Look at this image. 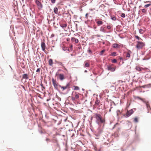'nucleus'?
<instances>
[{
    "instance_id": "1",
    "label": "nucleus",
    "mask_w": 151,
    "mask_h": 151,
    "mask_svg": "<svg viewBox=\"0 0 151 151\" xmlns=\"http://www.w3.org/2000/svg\"><path fill=\"white\" fill-rule=\"evenodd\" d=\"M95 118L96 119V122L98 124L100 125L104 123V119H103L102 117L100 114H96Z\"/></svg>"
},
{
    "instance_id": "2",
    "label": "nucleus",
    "mask_w": 151,
    "mask_h": 151,
    "mask_svg": "<svg viewBox=\"0 0 151 151\" xmlns=\"http://www.w3.org/2000/svg\"><path fill=\"white\" fill-rule=\"evenodd\" d=\"M80 94L76 92H73L72 93V96H71V99L73 101H74L76 100H78L79 98V95Z\"/></svg>"
},
{
    "instance_id": "3",
    "label": "nucleus",
    "mask_w": 151,
    "mask_h": 151,
    "mask_svg": "<svg viewBox=\"0 0 151 151\" xmlns=\"http://www.w3.org/2000/svg\"><path fill=\"white\" fill-rule=\"evenodd\" d=\"M145 46V43L140 41L137 42L136 47L137 49H142Z\"/></svg>"
},
{
    "instance_id": "4",
    "label": "nucleus",
    "mask_w": 151,
    "mask_h": 151,
    "mask_svg": "<svg viewBox=\"0 0 151 151\" xmlns=\"http://www.w3.org/2000/svg\"><path fill=\"white\" fill-rule=\"evenodd\" d=\"M134 112V111L132 109H131L129 111H127L126 113L124 115V117L126 118H127L131 115Z\"/></svg>"
},
{
    "instance_id": "5",
    "label": "nucleus",
    "mask_w": 151,
    "mask_h": 151,
    "mask_svg": "<svg viewBox=\"0 0 151 151\" xmlns=\"http://www.w3.org/2000/svg\"><path fill=\"white\" fill-rule=\"evenodd\" d=\"M53 149L55 151H59L60 149V147L59 144L57 141H56L55 145H54Z\"/></svg>"
},
{
    "instance_id": "6",
    "label": "nucleus",
    "mask_w": 151,
    "mask_h": 151,
    "mask_svg": "<svg viewBox=\"0 0 151 151\" xmlns=\"http://www.w3.org/2000/svg\"><path fill=\"white\" fill-rule=\"evenodd\" d=\"M35 2L38 7V8L39 9H40L42 8V4L40 1L38 0H36Z\"/></svg>"
},
{
    "instance_id": "7",
    "label": "nucleus",
    "mask_w": 151,
    "mask_h": 151,
    "mask_svg": "<svg viewBox=\"0 0 151 151\" xmlns=\"http://www.w3.org/2000/svg\"><path fill=\"white\" fill-rule=\"evenodd\" d=\"M112 65H108L107 68L108 70H110L111 72H114L115 70L116 67H113L112 66Z\"/></svg>"
},
{
    "instance_id": "8",
    "label": "nucleus",
    "mask_w": 151,
    "mask_h": 151,
    "mask_svg": "<svg viewBox=\"0 0 151 151\" xmlns=\"http://www.w3.org/2000/svg\"><path fill=\"white\" fill-rule=\"evenodd\" d=\"M52 82L55 88H57L58 87V83L56 81L54 80V78H52Z\"/></svg>"
},
{
    "instance_id": "9",
    "label": "nucleus",
    "mask_w": 151,
    "mask_h": 151,
    "mask_svg": "<svg viewBox=\"0 0 151 151\" xmlns=\"http://www.w3.org/2000/svg\"><path fill=\"white\" fill-rule=\"evenodd\" d=\"M137 98L138 99H139L145 102V99H141V98H140L139 97H138ZM145 102L146 103V105L147 106V108L148 109L149 108H150V105L148 103V102H147L146 101H145Z\"/></svg>"
},
{
    "instance_id": "10",
    "label": "nucleus",
    "mask_w": 151,
    "mask_h": 151,
    "mask_svg": "<svg viewBox=\"0 0 151 151\" xmlns=\"http://www.w3.org/2000/svg\"><path fill=\"white\" fill-rule=\"evenodd\" d=\"M70 83H68L67 84V85L65 86H61L60 85H59V86L62 89H63L62 91H63L64 90L67 88H69V86H70Z\"/></svg>"
},
{
    "instance_id": "11",
    "label": "nucleus",
    "mask_w": 151,
    "mask_h": 151,
    "mask_svg": "<svg viewBox=\"0 0 151 151\" xmlns=\"http://www.w3.org/2000/svg\"><path fill=\"white\" fill-rule=\"evenodd\" d=\"M41 46L42 50L43 51L45 52V49L46 46L45 43L44 42H42L41 44Z\"/></svg>"
},
{
    "instance_id": "12",
    "label": "nucleus",
    "mask_w": 151,
    "mask_h": 151,
    "mask_svg": "<svg viewBox=\"0 0 151 151\" xmlns=\"http://www.w3.org/2000/svg\"><path fill=\"white\" fill-rule=\"evenodd\" d=\"M135 69L136 70L139 71L140 72H141L142 70H145V68H143L139 66H136L135 67Z\"/></svg>"
},
{
    "instance_id": "13",
    "label": "nucleus",
    "mask_w": 151,
    "mask_h": 151,
    "mask_svg": "<svg viewBox=\"0 0 151 151\" xmlns=\"http://www.w3.org/2000/svg\"><path fill=\"white\" fill-rule=\"evenodd\" d=\"M59 78L61 81L63 80L64 78V75L63 74H60L58 75Z\"/></svg>"
},
{
    "instance_id": "14",
    "label": "nucleus",
    "mask_w": 151,
    "mask_h": 151,
    "mask_svg": "<svg viewBox=\"0 0 151 151\" xmlns=\"http://www.w3.org/2000/svg\"><path fill=\"white\" fill-rule=\"evenodd\" d=\"M120 45L116 43L114 44L113 45V47L114 48H118L120 47Z\"/></svg>"
},
{
    "instance_id": "15",
    "label": "nucleus",
    "mask_w": 151,
    "mask_h": 151,
    "mask_svg": "<svg viewBox=\"0 0 151 151\" xmlns=\"http://www.w3.org/2000/svg\"><path fill=\"white\" fill-rule=\"evenodd\" d=\"M22 78L24 79H25V80L28 79V75L27 74H25L23 75Z\"/></svg>"
},
{
    "instance_id": "16",
    "label": "nucleus",
    "mask_w": 151,
    "mask_h": 151,
    "mask_svg": "<svg viewBox=\"0 0 151 151\" xmlns=\"http://www.w3.org/2000/svg\"><path fill=\"white\" fill-rule=\"evenodd\" d=\"M73 40H74V41L76 43H77L78 42V39H76L74 37H72L71 40L72 42H73Z\"/></svg>"
},
{
    "instance_id": "17",
    "label": "nucleus",
    "mask_w": 151,
    "mask_h": 151,
    "mask_svg": "<svg viewBox=\"0 0 151 151\" xmlns=\"http://www.w3.org/2000/svg\"><path fill=\"white\" fill-rule=\"evenodd\" d=\"M49 64L50 66H52L53 63V60L52 59H50L48 61Z\"/></svg>"
},
{
    "instance_id": "18",
    "label": "nucleus",
    "mask_w": 151,
    "mask_h": 151,
    "mask_svg": "<svg viewBox=\"0 0 151 151\" xmlns=\"http://www.w3.org/2000/svg\"><path fill=\"white\" fill-rule=\"evenodd\" d=\"M100 103V101L99 100H98V99L97 98L95 102V105L97 106L99 105Z\"/></svg>"
},
{
    "instance_id": "19",
    "label": "nucleus",
    "mask_w": 151,
    "mask_h": 151,
    "mask_svg": "<svg viewBox=\"0 0 151 151\" xmlns=\"http://www.w3.org/2000/svg\"><path fill=\"white\" fill-rule=\"evenodd\" d=\"M105 27H101L100 31L101 32H106V30L105 29Z\"/></svg>"
},
{
    "instance_id": "20",
    "label": "nucleus",
    "mask_w": 151,
    "mask_h": 151,
    "mask_svg": "<svg viewBox=\"0 0 151 151\" xmlns=\"http://www.w3.org/2000/svg\"><path fill=\"white\" fill-rule=\"evenodd\" d=\"M54 11L55 13L56 14H58V9L56 7H55L54 9Z\"/></svg>"
},
{
    "instance_id": "21",
    "label": "nucleus",
    "mask_w": 151,
    "mask_h": 151,
    "mask_svg": "<svg viewBox=\"0 0 151 151\" xmlns=\"http://www.w3.org/2000/svg\"><path fill=\"white\" fill-rule=\"evenodd\" d=\"M96 23L98 25H102L103 24V22L101 21H98L96 22Z\"/></svg>"
},
{
    "instance_id": "22",
    "label": "nucleus",
    "mask_w": 151,
    "mask_h": 151,
    "mask_svg": "<svg viewBox=\"0 0 151 151\" xmlns=\"http://www.w3.org/2000/svg\"><path fill=\"white\" fill-rule=\"evenodd\" d=\"M73 87H74V89L75 90H79V88L78 86H74Z\"/></svg>"
},
{
    "instance_id": "23",
    "label": "nucleus",
    "mask_w": 151,
    "mask_h": 151,
    "mask_svg": "<svg viewBox=\"0 0 151 151\" xmlns=\"http://www.w3.org/2000/svg\"><path fill=\"white\" fill-rule=\"evenodd\" d=\"M57 63L59 65H61V66H62L63 67H64V69H66V68H65L64 67V66H63V64L61 62H58Z\"/></svg>"
},
{
    "instance_id": "24",
    "label": "nucleus",
    "mask_w": 151,
    "mask_h": 151,
    "mask_svg": "<svg viewBox=\"0 0 151 151\" xmlns=\"http://www.w3.org/2000/svg\"><path fill=\"white\" fill-rule=\"evenodd\" d=\"M130 55L129 53V52H127L126 53V56L127 58H130Z\"/></svg>"
},
{
    "instance_id": "25",
    "label": "nucleus",
    "mask_w": 151,
    "mask_h": 151,
    "mask_svg": "<svg viewBox=\"0 0 151 151\" xmlns=\"http://www.w3.org/2000/svg\"><path fill=\"white\" fill-rule=\"evenodd\" d=\"M90 65L87 62H86L85 63V66L86 67H88Z\"/></svg>"
},
{
    "instance_id": "26",
    "label": "nucleus",
    "mask_w": 151,
    "mask_h": 151,
    "mask_svg": "<svg viewBox=\"0 0 151 151\" xmlns=\"http://www.w3.org/2000/svg\"><path fill=\"white\" fill-rule=\"evenodd\" d=\"M116 52H114L112 53H111V56H116Z\"/></svg>"
},
{
    "instance_id": "27",
    "label": "nucleus",
    "mask_w": 151,
    "mask_h": 151,
    "mask_svg": "<svg viewBox=\"0 0 151 151\" xmlns=\"http://www.w3.org/2000/svg\"><path fill=\"white\" fill-rule=\"evenodd\" d=\"M105 51V50H102L100 53V55H102L103 53Z\"/></svg>"
},
{
    "instance_id": "28",
    "label": "nucleus",
    "mask_w": 151,
    "mask_h": 151,
    "mask_svg": "<svg viewBox=\"0 0 151 151\" xmlns=\"http://www.w3.org/2000/svg\"><path fill=\"white\" fill-rule=\"evenodd\" d=\"M135 38L137 39L138 40H139L140 39L142 40L137 35H135Z\"/></svg>"
},
{
    "instance_id": "29",
    "label": "nucleus",
    "mask_w": 151,
    "mask_h": 151,
    "mask_svg": "<svg viewBox=\"0 0 151 151\" xmlns=\"http://www.w3.org/2000/svg\"><path fill=\"white\" fill-rule=\"evenodd\" d=\"M134 121L135 122H138V119L137 118H135L134 119Z\"/></svg>"
},
{
    "instance_id": "30",
    "label": "nucleus",
    "mask_w": 151,
    "mask_h": 151,
    "mask_svg": "<svg viewBox=\"0 0 151 151\" xmlns=\"http://www.w3.org/2000/svg\"><path fill=\"white\" fill-rule=\"evenodd\" d=\"M112 60V62L113 63H116V62H117V60L115 59H113Z\"/></svg>"
},
{
    "instance_id": "31",
    "label": "nucleus",
    "mask_w": 151,
    "mask_h": 151,
    "mask_svg": "<svg viewBox=\"0 0 151 151\" xmlns=\"http://www.w3.org/2000/svg\"><path fill=\"white\" fill-rule=\"evenodd\" d=\"M121 17H122L124 18L125 17V14L124 13H122L121 15Z\"/></svg>"
},
{
    "instance_id": "32",
    "label": "nucleus",
    "mask_w": 151,
    "mask_h": 151,
    "mask_svg": "<svg viewBox=\"0 0 151 151\" xmlns=\"http://www.w3.org/2000/svg\"><path fill=\"white\" fill-rule=\"evenodd\" d=\"M61 27H65L67 26V25L66 24H63L61 25Z\"/></svg>"
},
{
    "instance_id": "33",
    "label": "nucleus",
    "mask_w": 151,
    "mask_h": 151,
    "mask_svg": "<svg viewBox=\"0 0 151 151\" xmlns=\"http://www.w3.org/2000/svg\"><path fill=\"white\" fill-rule=\"evenodd\" d=\"M150 4H147L145 5L144 7L145 8H147L150 6Z\"/></svg>"
},
{
    "instance_id": "34",
    "label": "nucleus",
    "mask_w": 151,
    "mask_h": 151,
    "mask_svg": "<svg viewBox=\"0 0 151 151\" xmlns=\"http://www.w3.org/2000/svg\"><path fill=\"white\" fill-rule=\"evenodd\" d=\"M41 70V69L40 68H38L36 72H40Z\"/></svg>"
},
{
    "instance_id": "35",
    "label": "nucleus",
    "mask_w": 151,
    "mask_h": 151,
    "mask_svg": "<svg viewBox=\"0 0 151 151\" xmlns=\"http://www.w3.org/2000/svg\"><path fill=\"white\" fill-rule=\"evenodd\" d=\"M111 19L114 20H116V18L115 17H111Z\"/></svg>"
},
{
    "instance_id": "36",
    "label": "nucleus",
    "mask_w": 151,
    "mask_h": 151,
    "mask_svg": "<svg viewBox=\"0 0 151 151\" xmlns=\"http://www.w3.org/2000/svg\"><path fill=\"white\" fill-rule=\"evenodd\" d=\"M142 12L144 13H145L146 12V9H144L142 10Z\"/></svg>"
},
{
    "instance_id": "37",
    "label": "nucleus",
    "mask_w": 151,
    "mask_h": 151,
    "mask_svg": "<svg viewBox=\"0 0 151 151\" xmlns=\"http://www.w3.org/2000/svg\"><path fill=\"white\" fill-rule=\"evenodd\" d=\"M56 0H51V2L52 4H54Z\"/></svg>"
},
{
    "instance_id": "38",
    "label": "nucleus",
    "mask_w": 151,
    "mask_h": 151,
    "mask_svg": "<svg viewBox=\"0 0 151 151\" xmlns=\"http://www.w3.org/2000/svg\"><path fill=\"white\" fill-rule=\"evenodd\" d=\"M107 27L108 29H109L111 28V26L110 25H108V26H107Z\"/></svg>"
},
{
    "instance_id": "39",
    "label": "nucleus",
    "mask_w": 151,
    "mask_h": 151,
    "mask_svg": "<svg viewBox=\"0 0 151 151\" xmlns=\"http://www.w3.org/2000/svg\"><path fill=\"white\" fill-rule=\"evenodd\" d=\"M46 140L47 141V142L48 141H50V139L49 138H46Z\"/></svg>"
},
{
    "instance_id": "40",
    "label": "nucleus",
    "mask_w": 151,
    "mask_h": 151,
    "mask_svg": "<svg viewBox=\"0 0 151 151\" xmlns=\"http://www.w3.org/2000/svg\"><path fill=\"white\" fill-rule=\"evenodd\" d=\"M88 13H87L86 14V19L88 18Z\"/></svg>"
},
{
    "instance_id": "41",
    "label": "nucleus",
    "mask_w": 151,
    "mask_h": 151,
    "mask_svg": "<svg viewBox=\"0 0 151 151\" xmlns=\"http://www.w3.org/2000/svg\"><path fill=\"white\" fill-rule=\"evenodd\" d=\"M142 29H140L139 30V32L140 33H141L142 32Z\"/></svg>"
},
{
    "instance_id": "42",
    "label": "nucleus",
    "mask_w": 151,
    "mask_h": 151,
    "mask_svg": "<svg viewBox=\"0 0 151 151\" xmlns=\"http://www.w3.org/2000/svg\"><path fill=\"white\" fill-rule=\"evenodd\" d=\"M41 86L42 87V88L45 89V87L44 86H43L42 84L41 85Z\"/></svg>"
},
{
    "instance_id": "43",
    "label": "nucleus",
    "mask_w": 151,
    "mask_h": 151,
    "mask_svg": "<svg viewBox=\"0 0 151 151\" xmlns=\"http://www.w3.org/2000/svg\"><path fill=\"white\" fill-rule=\"evenodd\" d=\"M119 57V59H120V60H123V58H121V57Z\"/></svg>"
},
{
    "instance_id": "44",
    "label": "nucleus",
    "mask_w": 151,
    "mask_h": 151,
    "mask_svg": "<svg viewBox=\"0 0 151 151\" xmlns=\"http://www.w3.org/2000/svg\"><path fill=\"white\" fill-rule=\"evenodd\" d=\"M112 108V107H111L109 110V112H110L111 111V109Z\"/></svg>"
},
{
    "instance_id": "45",
    "label": "nucleus",
    "mask_w": 151,
    "mask_h": 151,
    "mask_svg": "<svg viewBox=\"0 0 151 151\" xmlns=\"http://www.w3.org/2000/svg\"><path fill=\"white\" fill-rule=\"evenodd\" d=\"M118 124L117 123H116L115 124L114 126V128L116 126L117 124Z\"/></svg>"
},
{
    "instance_id": "46",
    "label": "nucleus",
    "mask_w": 151,
    "mask_h": 151,
    "mask_svg": "<svg viewBox=\"0 0 151 151\" xmlns=\"http://www.w3.org/2000/svg\"><path fill=\"white\" fill-rule=\"evenodd\" d=\"M88 51L90 52H91V50H88Z\"/></svg>"
},
{
    "instance_id": "47",
    "label": "nucleus",
    "mask_w": 151,
    "mask_h": 151,
    "mask_svg": "<svg viewBox=\"0 0 151 151\" xmlns=\"http://www.w3.org/2000/svg\"><path fill=\"white\" fill-rule=\"evenodd\" d=\"M63 50H66V49H65V47H64V48H63Z\"/></svg>"
},
{
    "instance_id": "48",
    "label": "nucleus",
    "mask_w": 151,
    "mask_h": 151,
    "mask_svg": "<svg viewBox=\"0 0 151 151\" xmlns=\"http://www.w3.org/2000/svg\"><path fill=\"white\" fill-rule=\"evenodd\" d=\"M69 40H70L69 38H67V41H68Z\"/></svg>"
},
{
    "instance_id": "49",
    "label": "nucleus",
    "mask_w": 151,
    "mask_h": 151,
    "mask_svg": "<svg viewBox=\"0 0 151 151\" xmlns=\"http://www.w3.org/2000/svg\"><path fill=\"white\" fill-rule=\"evenodd\" d=\"M84 72H87V71L86 70H85Z\"/></svg>"
},
{
    "instance_id": "50",
    "label": "nucleus",
    "mask_w": 151,
    "mask_h": 151,
    "mask_svg": "<svg viewBox=\"0 0 151 151\" xmlns=\"http://www.w3.org/2000/svg\"><path fill=\"white\" fill-rule=\"evenodd\" d=\"M70 47L72 48V45H71V46H70Z\"/></svg>"
},
{
    "instance_id": "51",
    "label": "nucleus",
    "mask_w": 151,
    "mask_h": 151,
    "mask_svg": "<svg viewBox=\"0 0 151 151\" xmlns=\"http://www.w3.org/2000/svg\"><path fill=\"white\" fill-rule=\"evenodd\" d=\"M47 101H49V100H48V99H47Z\"/></svg>"
},
{
    "instance_id": "52",
    "label": "nucleus",
    "mask_w": 151,
    "mask_h": 151,
    "mask_svg": "<svg viewBox=\"0 0 151 151\" xmlns=\"http://www.w3.org/2000/svg\"><path fill=\"white\" fill-rule=\"evenodd\" d=\"M57 73H56V75H57Z\"/></svg>"
}]
</instances>
